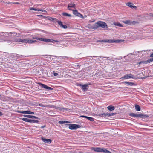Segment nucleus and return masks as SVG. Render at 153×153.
Masks as SVG:
<instances>
[{"instance_id":"obj_53","label":"nucleus","mask_w":153,"mask_h":153,"mask_svg":"<svg viewBox=\"0 0 153 153\" xmlns=\"http://www.w3.org/2000/svg\"><path fill=\"white\" fill-rule=\"evenodd\" d=\"M150 16H151L153 17V13H151L150 14Z\"/></svg>"},{"instance_id":"obj_4","label":"nucleus","mask_w":153,"mask_h":153,"mask_svg":"<svg viewBox=\"0 0 153 153\" xmlns=\"http://www.w3.org/2000/svg\"><path fill=\"white\" fill-rule=\"evenodd\" d=\"M68 125L69 126V129L71 130H76L81 127L80 125L77 124H68Z\"/></svg>"},{"instance_id":"obj_22","label":"nucleus","mask_w":153,"mask_h":153,"mask_svg":"<svg viewBox=\"0 0 153 153\" xmlns=\"http://www.w3.org/2000/svg\"><path fill=\"white\" fill-rule=\"evenodd\" d=\"M58 123L59 124H61L71 123L69 121H59Z\"/></svg>"},{"instance_id":"obj_29","label":"nucleus","mask_w":153,"mask_h":153,"mask_svg":"<svg viewBox=\"0 0 153 153\" xmlns=\"http://www.w3.org/2000/svg\"><path fill=\"white\" fill-rule=\"evenodd\" d=\"M105 42H108V43H114V40L112 39H105Z\"/></svg>"},{"instance_id":"obj_31","label":"nucleus","mask_w":153,"mask_h":153,"mask_svg":"<svg viewBox=\"0 0 153 153\" xmlns=\"http://www.w3.org/2000/svg\"><path fill=\"white\" fill-rule=\"evenodd\" d=\"M23 39H20L15 38L14 39V41L16 42H23Z\"/></svg>"},{"instance_id":"obj_25","label":"nucleus","mask_w":153,"mask_h":153,"mask_svg":"<svg viewBox=\"0 0 153 153\" xmlns=\"http://www.w3.org/2000/svg\"><path fill=\"white\" fill-rule=\"evenodd\" d=\"M7 33V34L9 36H12V34H13V36H16L17 34V33H16L15 32H10V33Z\"/></svg>"},{"instance_id":"obj_7","label":"nucleus","mask_w":153,"mask_h":153,"mask_svg":"<svg viewBox=\"0 0 153 153\" xmlns=\"http://www.w3.org/2000/svg\"><path fill=\"white\" fill-rule=\"evenodd\" d=\"M38 84H39L40 86L42 87V88L47 89L48 90H51L53 89V88L51 87L48 86L46 85L41 83H38Z\"/></svg>"},{"instance_id":"obj_18","label":"nucleus","mask_w":153,"mask_h":153,"mask_svg":"<svg viewBox=\"0 0 153 153\" xmlns=\"http://www.w3.org/2000/svg\"><path fill=\"white\" fill-rule=\"evenodd\" d=\"M98 22L95 23L93 25L92 28L94 29H96L99 27V26L98 25Z\"/></svg>"},{"instance_id":"obj_2","label":"nucleus","mask_w":153,"mask_h":153,"mask_svg":"<svg viewBox=\"0 0 153 153\" xmlns=\"http://www.w3.org/2000/svg\"><path fill=\"white\" fill-rule=\"evenodd\" d=\"M129 115L132 117H138L140 118H146L148 117L147 115L141 114H135L134 113H131Z\"/></svg>"},{"instance_id":"obj_61","label":"nucleus","mask_w":153,"mask_h":153,"mask_svg":"<svg viewBox=\"0 0 153 153\" xmlns=\"http://www.w3.org/2000/svg\"><path fill=\"white\" fill-rule=\"evenodd\" d=\"M1 96V95H0V97Z\"/></svg>"},{"instance_id":"obj_46","label":"nucleus","mask_w":153,"mask_h":153,"mask_svg":"<svg viewBox=\"0 0 153 153\" xmlns=\"http://www.w3.org/2000/svg\"><path fill=\"white\" fill-rule=\"evenodd\" d=\"M34 114V112H31L30 111H29V114Z\"/></svg>"},{"instance_id":"obj_38","label":"nucleus","mask_w":153,"mask_h":153,"mask_svg":"<svg viewBox=\"0 0 153 153\" xmlns=\"http://www.w3.org/2000/svg\"><path fill=\"white\" fill-rule=\"evenodd\" d=\"M105 62V63H110L111 61V60L110 59H106L104 60Z\"/></svg>"},{"instance_id":"obj_41","label":"nucleus","mask_w":153,"mask_h":153,"mask_svg":"<svg viewBox=\"0 0 153 153\" xmlns=\"http://www.w3.org/2000/svg\"><path fill=\"white\" fill-rule=\"evenodd\" d=\"M138 22L136 21H132L131 22V25H135V24L137 23Z\"/></svg>"},{"instance_id":"obj_60","label":"nucleus","mask_w":153,"mask_h":153,"mask_svg":"<svg viewBox=\"0 0 153 153\" xmlns=\"http://www.w3.org/2000/svg\"><path fill=\"white\" fill-rule=\"evenodd\" d=\"M82 152H79L78 153H81Z\"/></svg>"},{"instance_id":"obj_23","label":"nucleus","mask_w":153,"mask_h":153,"mask_svg":"<svg viewBox=\"0 0 153 153\" xmlns=\"http://www.w3.org/2000/svg\"><path fill=\"white\" fill-rule=\"evenodd\" d=\"M105 114H106V113H102L100 114H96V115L98 116L102 117H106V116Z\"/></svg>"},{"instance_id":"obj_55","label":"nucleus","mask_w":153,"mask_h":153,"mask_svg":"<svg viewBox=\"0 0 153 153\" xmlns=\"http://www.w3.org/2000/svg\"><path fill=\"white\" fill-rule=\"evenodd\" d=\"M69 10H72V9H71V8H69Z\"/></svg>"},{"instance_id":"obj_48","label":"nucleus","mask_w":153,"mask_h":153,"mask_svg":"<svg viewBox=\"0 0 153 153\" xmlns=\"http://www.w3.org/2000/svg\"><path fill=\"white\" fill-rule=\"evenodd\" d=\"M105 40H99L98 41L100 42H105V41H104Z\"/></svg>"},{"instance_id":"obj_27","label":"nucleus","mask_w":153,"mask_h":153,"mask_svg":"<svg viewBox=\"0 0 153 153\" xmlns=\"http://www.w3.org/2000/svg\"><path fill=\"white\" fill-rule=\"evenodd\" d=\"M73 13L74 15L77 16H78L79 15L80 13L78 12V11L76 10H73Z\"/></svg>"},{"instance_id":"obj_49","label":"nucleus","mask_w":153,"mask_h":153,"mask_svg":"<svg viewBox=\"0 0 153 153\" xmlns=\"http://www.w3.org/2000/svg\"><path fill=\"white\" fill-rule=\"evenodd\" d=\"M1 36V38H2V39H1V40H4V41H5V40H4V39H3V38L4 37V36H2V35H1V36Z\"/></svg>"},{"instance_id":"obj_15","label":"nucleus","mask_w":153,"mask_h":153,"mask_svg":"<svg viewBox=\"0 0 153 153\" xmlns=\"http://www.w3.org/2000/svg\"><path fill=\"white\" fill-rule=\"evenodd\" d=\"M24 117H27L30 118H35L37 119H40L38 117L34 116H32L29 115H23Z\"/></svg>"},{"instance_id":"obj_58","label":"nucleus","mask_w":153,"mask_h":153,"mask_svg":"<svg viewBox=\"0 0 153 153\" xmlns=\"http://www.w3.org/2000/svg\"><path fill=\"white\" fill-rule=\"evenodd\" d=\"M7 3L9 4H10V2H9V3Z\"/></svg>"},{"instance_id":"obj_24","label":"nucleus","mask_w":153,"mask_h":153,"mask_svg":"<svg viewBox=\"0 0 153 153\" xmlns=\"http://www.w3.org/2000/svg\"><path fill=\"white\" fill-rule=\"evenodd\" d=\"M32 38L33 39H37L38 40H39L40 41H42L43 42H44V39H45V38H38L37 37H33Z\"/></svg>"},{"instance_id":"obj_1","label":"nucleus","mask_w":153,"mask_h":153,"mask_svg":"<svg viewBox=\"0 0 153 153\" xmlns=\"http://www.w3.org/2000/svg\"><path fill=\"white\" fill-rule=\"evenodd\" d=\"M91 149L97 152H102L103 153H111V152L107 150L105 148L92 147Z\"/></svg>"},{"instance_id":"obj_37","label":"nucleus","mask_w":153,"mask_h":153,"mask_svg":"<svg viewBox=\"0 0 153 153\" xmlns=\"http://www.w3.org/2000/svg\"><path fill=\"white\" fill-rule=\"evenodd\" d=\"M114 42L115 43H119L122 42V40H114Z\"/></svg>"},{"instance_id":"obj_19","label":"nucleus","mask_w":153,"mask_h":153,"mask_svg":"<svg viewBox=\"0 0 153 153\" xmlns=\"http://www.w3.org/2000/svg\"><path fill=\"white\" fill-rule=\"evenodd\" d=\"M107 109L108 110H109L110 111H111L114 110L115 107L114 106L111 105L107 107Z\"/></svg>"},{"instance_id":"obj_47","label":"nucleus","mask_w":153,"mask_h":153,"mask_svg":"<svg viewBox=\"0 0 153 153\" xmlns=\"http://www.w3.org/2000/svg\"><path fill=\"white\" fill-rule=\"evenodd\" d=\"M17 55H18V54H15V55H13L12 56V57L13 58H15L14 56H16V57H17Z\"/></svg>"},{"instance_id":"obj_30","label":"nucleus","mask_w":153,"mask_h":153,"mask_svg":"<svg viewBox=\"0 0 153 153\" xmlns=\"http://www.w3.org/2000/svg\"><path fill=\"white\" fill-rule=\"evenodd\" d=\"M135 108L136 110L137 111H140V108L139 105H135Z\"/></svg>"},{"instance_id":"obj_52","label":"nucleus","mask_w":153,"mask_h":153,"mask_svg":"<svg viewBox=\"0 0 153 153\" xmlns=\"http://www.w3.org/2000/svg\"><path fill=\"white\" fill-rule=\"evenodd\" d=\"M150 57L153 58V53L150 55Z\"/></svg>"},{"instance_id":"obj_32","label":"nucleus","mask_w":153,"mask_h":153,"mask_svg":"<svg viewBox=\"0 0 153 153\" xmlns=\"http://www.w3.org/2000/svg\"><path fill=\"white\" fill-rule=\"evenodd\" d=\"M123 83L127 84L128 85H130V86H132L134 84V83L127 82H123Z\"/></svg>"},{"instance_id":"obj_44","label":"nucleus","mask_w":153,"mask_h":153,"mask_svg":"<svg viewBox=\"0 0 153 153\" xmlns=\"http://www.w3.org/2000/svg\"><path fill=\"white\" fill-rule=\"evenodd\" d=\"M78 16L79 17H80L81 18H84L83 15H82L80 13L79 14V15Z\"/></svg>"},{"instance_id":"obj_51","label":"nucleus","mask_w":153,"mask_h":153,"mask_svg":"<svg viewBox=\"0 0 153 153\" xmlns=\"http://www.w3.org/2000/svg\"><path fill=\"white\" fill-rule=\"evenodd\" d=\"M3 115V113L1 112L0 111V116H2Z\"/></svg>"},{"instance_id":"obj_57","label":"nucleus","mask_w":153,"mask_h":153,"mask_svg":"<svg viewBox=\"0 0 153 153\" xmlns=\"http://www.w3.org/2000/svg\"><path fill=\"white\" fill-rule=\"evenodd\" d=\"M0 33H4V32H1Z\"/></svg>"},{"instance_id":"obj_33","label":"nucleus","mask_w":153,"mask_h":153,"mask_svg":"<svg viewBox=\"0 0 153 153\" xmlns=\"http://www.w3.org/2000/svg\"><path fill=\"white\" fill-rule=\"evenodd\" d=\"M131 21L130 20H126L125 21H123V22L125 24L128 25H131Z\"/></svg>"},{"instance_id":"obj_10","label":"nucleus","mask_w":153,"mask_h":153,"mask_svg":"<svg viewBox=\"0 0 153 153\" xmlns=\"http://www.w3.org/2000/svg\"><path fill=\"white\" fill-rule=\"evenodd\" d=\"M145 73V71H143L141 72L138 73L137 74V76L138 77L137 78L139 79H145L146 77V76H144L143 77V76H144V74Z\"/></svg>"},{"instance_id":"obj_34","label":"nucleus","mask_w":153,"mask_h":153,"mask_svg":"<svg viewBox=\"0 0 153 153\" xmlns=\"http://www.w3.org/2000/svg\"><path fill=\"white\" fill-rule=\"evenodd\" d=\"M116 114L115 113H106V117H109L110 116H113L114 115Z\"/></svg>"},{"instance_id":"obj_59","label":"nucleus","mask_w":153,"mask_h":153,"mask_svg":"<svg viewBox=\"0 0 153 153\" xmlns=\"http://www.w3.org/2000/svg\"><path fill=\"white\" fill-rule=\"evenodd\" d=\"M106 58H109V57H106Z\"/></svg>"},{"instance_id":"obj_28","label":"nucleus","mask_w":153,"mask_h":153,"mask_svg":"<svg viewBox=\"0 0 153 153\" xmlns=\"http://www.w3.org/2000/svg\"><path fill=\"white\" fill-rule=\"evenodd\" d=\"M62 15L65 16H68V17H71V15L69 14L66 13L64 12L62 13Z\"/></svg>"},{"instance_id":"obj_40","label":"nucleus","mask_w":153,"mask_h":153,"mask_svg":"<svg viewBox=\"0 0 153 153\" xmlns=\"http://www.w3.org/2000/svg\"><path fill=\"white\" fill-rule=\"evenodd\" d=\"M30 10H34L35 11H38L39 10V9H37L36 8H33V7H31L30 8Z\"/></svg>"},{"instance_id":"obj_6","label":"nucleus","mask_w":153,"mask_h":153,"mask_svg":"<svg viewBox=\"0 0 153 153\" xmlns=\"http://www.w3.org/2000/svg\"><path fill=\"white\" fill-rule=\"evenodd\" d=\"M22 120L23 121L30 123H37L39 122V121L37 120H32L25 118H22Z\"/></svg>"},{"instance_id":"obj_9","label":"nucleus","mask_w":153,"mask_h":153,"mask_svg":"<svg viewBox=\"0 0 153 153\" xmlns=\"http://www.w3.org/2000/svg\"><path fill=\"white\" fill-rule=\"evenodd\" d=\"M153 61V58L149 59L147 60L143 61H140L138 63V64L140 65L141 64H147V63H149Z\"/></svg>"},{"instance_id":"obj_3","label":"nucleus","mask_w":153,"mask_h":153,"mask_svg":"<svg viewBox=\"0 0 153 153\" xmlns=\"http://www.w3.org/2000/svg\"><path fill=\"white\" fill-rule=\"evenodd\" d=\"M98 25L99 27H101L104 29H107L108 27L106 23L102 21H98Z\"/></svg>"},{"instance_id":"obj_26","label":"nucleus","mask_w":153,"mask_h":153,"mask_svg":"<svg viewBox=\"0 0 153 153\" xmlns=\"http://www.w3.org/2000/svg\"><path fill=\"white\" fill-rule=\"evenodd\" d=\"M75 4H68V8H69L70 7L71 8H75Z\"/></svg>"},{"instance_id":"obj_50","label":"nucleus","mask_w":153,"mask_h":153,"mask_svg":"<svg viewBox=\"0 0 153 153\" xmlns=\"http://www.w3.org/2000/svg\"><path fill=\"white\" fill-rule=\"evenodd\" d=\"M46 126L45 125H44L43 126H42L41 127V128H44Z\"/></svg>"},{"instance_id":"obj_17","label":"nucleus","mask_w":153,"mask_h":153,"mask_svg":"<svg viewBox=\"0 0 153 153\" xmlns=\"http://www.w3.org/2000/svg\"><path fill=\"white\" fill-rule=\"evenodd\" d=\"M126 5L131 8H137L136 6H133V4L131 2H128L126 3Z\"/></svg>"},{"instance_id":"obj_56","label":"nucleus","mask_w":153,"mask_h":153,"mask_svg":"<svg viewBox=\"0 0 153 153\" xmlns=\"http://www.w3.org/2000/svg\"><path fill=\"white\" fill-rule=\"evenodd\" d=\"M16 4H19V3H18V2H16Z\"/></svg>"},{"instance_id":"obj_20","label":"nucleus","mask_w":153,"mask_h":153,"mask_svg":"<svg viewBox=\"0 0 153 153\" xmlns=\"http://www.w3.org/2000/svg\"><path fill=\"white\" fill-rule=\"evenodd\" d=\"M58 25H59L64 29H66L67 28V26L66 25H63L61 21L59 22Z\"/></svg>"},{"instance_id":"obj_39","label":"nucleus","mask_w":153,"mask_h":153,"mask_svg":"<svg viewBox=\"0 0 153 153\" xmlns=\"http://www.w3.org/2000/svg\"><path fill=\"white\" fill-rule=\"evenodd\" d=\"M69 110V109L68 108H61V111H62L64 112L65 111H68Z\"/></svg>"},{"instance_id":"obj_14","label":"nucleus","mask_w":153,"mask_h":153,"mask_svg":"<svg viewBox=\"0 0 153 153\" xmlns=\"http://www.w3.org/2000/svg\"><path fill=\"white\" fill-rule=\"evenodd\" d=\"M42 140L45 143L50 144L51 143V139H47L42 137L41 138Z\"/></svg>"},{"instance_id":"obj_42","label":"nucleus","mask_w":153,"mask_h":153,"mask_svg":"<svg viewBox=\"0 0 153 153\" xmlns=\"http://www.w3.org/2000/svg\"><path fill=\"white\" fill-rule=\"evenodd\" d=\"M39 105L40 106L42 107H46L47 106V105H43L42 104H39Z\"/></svg>"},{"instance_id":"obj_36","label":"nucleus","mask_w":153,"mask_h":153,"mask_svg":"<svg viewBox=\"0 0 153 153\" xmlns=\"http://www.w3.org/2000/svg\"><path fill=\"white\" fill-rule=\"evenodd\" d=\"M38 16H39L40 17H43L44 19H46L47 20L48 18V16H44L42 15H38Z\"/></svg>"},{"instance_id":"obj_13","label":"nucleus","mask_w":153,"mask_h":153,"mask_svg":"<svg viewBox=\"0 0 153 153\" xmlns=\"http://www.w3.org/2000/svg\"><path fill=\"white\" fill-rule=\"evenodd\" d=\"M44 42L54 43V42H58L59 41L57 40L45 38Z\"/></svg>"},{"instance_id":"obj_21","label":"nucleus","mask_w":153,"mask_h":153,"mask_svg":"<svg viewBox=\"0 0 153 153\" xmlns=\"http://www.w3.org/2000/svg\"><path fill=\"white\" fill-rule=\"evenodd\" d=\"M29 111H22L19 110H17L16 111V112L18 113L28 114H29Z\"/></svg>"},{"instance_id":"obj_8","label":"nucleus","mask_w":153,"mask_h":153,"mask_svg":"<svg viewBox=\"0 0 153 153\" xmlns=\"http://www.w3.org/2000/svg\"><path fill=\"white\" fill-rule=\"evenodd\" d=\"M79 86H80L82 89L84 91H87L88 90L89 87L88 85V84L82 85L80 84Z\"/></svg>"},{"instance_id":"obj_45","label":"nucleus","mask_w":153,"mask_h":153,"mask_svg":"<svg viewBox=\"0 0 153 153\" xmlns=\"http://www.w3.org/2000/svg\"><path fill=\"white\" fill-rule=\"evenodd\" d=\"M53 74L54 76H56L57 75H58V73H55L54 71L53 72Z\"/></svg>"},{"instance_id":"obj_5","label":"nucleus","mask_w":153,"mask_h":153,"mask_svg":"<svg viewBox=\"0 0 153 153\" xmlns=\"http://www.w3.org/2000/svg\"><path fill=\"white\" fill-rule=\"evenodd\" d=\"M37 42L36 40L30 39H23V42L26 44H31Z\"/></svg>"},{"instance_id":"obj_35","label":"nucleus","mask_w":153,"mask_h":153,"mask_svg":"<svg viewBox=\"0 0 153 153\" xmlns=\"http://www.w3.org/2000/svg\"><path fill=\"white\" fill-rule=\"evenodd\" d=\"M114 25H115L116 26H118L120 27H122L123 26L121 24L119 23L115 22L114 23Z\"/></svg>"},{"instance_id":"obj_12","label":"nucleus","mask_w":153,"mask_h":153,"mask_svg":"<svg viewBox=\"0 0 153 153\" xmlns=\"http://www.w3.org/2000/svg\"><path fill=\"white\" fill-rule=\"evenodd\" d=\"M47 19L53 22L54 23L57 22L58 24L59 22L61 21H58V19L56 18L51 17L49 16H48V18Z\"/></svg>"},{"instance_id":"obj_16","label":"nucleus","mask_w":153,"mask_h":153,"mask_svg":"<svg viewBox=\"0 0 153 153\" xmlns=\"http://www.w3.org/2000/svg\"><path fill=\"white\" fill-rule=\"evenodd\" d=\"M80 117H82L88 119L89 120L91 121H92V122L94 121V118L92 117H87L86 116H85L84 115H81L80 116Z\"/></svg>"},{"instance_id":"obj_54","label":"nucleus","mask_w":153,"mask_h":153,"mask_svg":"<svg viewBox=\"0 0 153 153\" xmlns=\"http://www.w3.org/2000/svg\"><path fill=\"white\" fill-rule=\"evenodd\" d=\"M58 108L59 110L61 111V108H61L59 107Z\"/></svg>"},{"instance_id":"obj_43","label":"nucleus","mask_w":153,"mask_h":153,"mask_svg":"<svg viewBox=\"0 0 153 153\" xmlns=\"http://www.w3.org/2000/svg\"><path fill=\"white\" fill-rule=\"evenodd\" d=\"M39 10L38 11H41L42 12H46V11L44 10L39 9Z\"/></svg>"},{"instance_id":"obj_11","label":"nucleus","mask_w":153,"mask_h":153,"mask_svg":"<svg viewBox=\"0 0 153 153\" xmlns=\"http://www.w3.org/2000/svg\"><path fill=\"white\" fill-rule=\"evenodd\" d=\"M133 76H134L132 75L131 74H126V75H125L123 76L122 77V78L124 79H128L129 78H134L133 77Z\"/></svg>"}]
</instances>
